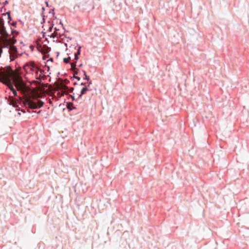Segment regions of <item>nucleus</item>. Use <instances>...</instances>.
<instances>
[{"mask_svg":"<svg viewBox=\"0 0 249 249\" xmlns=\"http://www.w3.org/2000/svg\"><path fill=\"white\" fill-rule=\"evenodd\" d=\"M11 33L12 34H13V33H18V32L16 30H14V29H13L11 28Z\"/></svg>","mask_w":249,"mask_h":249,"instance_id":"a211bd4d","label":"nucleus"},{"mask_svg":"<svg viewBox=\"0 0 249 249\" xmlns=\"http://www.w3.org/2000/svg\"><path fill=\"white\" fill-rule=\"evenodd\" d=\"M59 24L61 25L62 27L63 28V29H65V27H64V25H63V23H62V20H61V19H59Z\"/></svg>","mask_w":249,"mask_h":249,"instance_id":"f3484780","label":"nucleus"},{"mask_svg":"<svg viewBox=\"0 0 249 249\" xmlns=\"http://www.w3.org/2000/svg\"><path fill=\"white\" fill-rule=\"evenodd\" d=\"M82 71L83 72V73H84V75H85V74H87L86 71H85L83 70V71Z\"/></svg>","mask_w":249,"mask_h":249,"instance_id":"f704fd0d","label":"nucleus"},{"mask_svg":"<svg viewBox=\"0 0 249 249\" xmlns=\"http://www.w3.org/2000/svg\"><path fill=\"white\" fill-rule=\"evenodd\" d=\"M68 38H69V39H70V40H71V37H68Z\"/></svg>","mask_w":249,"mask_h":249,"instance_id":"de8ad7c7","label":"nucleus"},{"mask_svg":"<svg viewBox=\"0 0 249 249\" xmlns=\"http://www.w3.org/2000/svg\"><path fill=\"white\" fill-rule=\"evenodd\" d=\"M67 108H68L69 111H71L72 110V108H71V107H67Z\"/></svg>","mask_w":249,"mask_h":249,"instance_id":"c85d7f7f","label":"nucleus"},{"mask_svg":"<svg viewBox=\"0 0 249 249\" xmlns=\"http://www.w3.org/2000/svg\"><path fill=\"white\" fill-rule=\"evenodd\" d=\"M52 23H53V21H52L51 20H49L48 21V23L49 24V25H51V24H52Z\"/></svg>","mask_w":249,"mask_h":249,"instance_id":"393cba45","label":"nucleus"},{"mask_svg":"<svg viewBox=\"0 0 249 249\" xmlns=\"http://www.w3.org/2000/svg\"><path fill=\"white\" fill-rule=\"evenodd\" d=\"M54 10H55V8H53L51 10H50L48 12L49 14H52L53 15V16L54 17V15H55V13L54 12Z\"/></svg>","mask_w":249,"mask_h":249,"instance_id":"ddd939ff","label":"nucleus"},{"mask_svg":"<svg viewBox=\"0 0 249 249\" xmlns=\"http://www.w3.org/2000/svg\"><path fill=\"white\" fill-rule=\"evenodd\" d=\"M73 85L74 86H76V85H78V83L77 82H74L73 83Z\"/></svg>","mask_w":249,"mask_h":249,"instance_id":"473e14b6","label":"nucleus"},{"mask_svg":"<svg viewBox=\"0 0 249 249\" xmlns=\"http://www.w3.org/2000/svg\"><path fill=\"white\" fill-rule=\"evenodd\" d=\"M6 87L7 88L10 90V91L12 92L14 89H15L14 88V86L11 81H9L8 83L6 84Z\"/></svg>","mask_w":249,"mask_h":249,"instance_id":"20e7f679","label":"nucleus"},{"mask_svg":"<svg viewBox=\"0 0 249 249\" xmlns=\"http://www.w3.org/2000/svg\"><path fill=\"white\" fill-rule=\"evenodd\" d=\"M44 104V102L41 100L37 101L36 103L33 101H30L28 103L27 106L31 109H35L41 108L43 106Z\"/></svg>","mask_w":249,"mask_h":249,"instance_id":"f257e3e1","label":"nucleus"},{"mask_svg":"<svg viewBox=\"0 0 249 249\" xmlns=\"http://www.w3.org/2000/svg\"><path fill=\"white\" fill-rule=\"evenodd\" d=\"M76 109V107H74L72 109Z\"/></svg>","mask_w":249,"mask_h":249,"instance_id":"49530a36","label":"nucleus"},{"mask_svg":"<svg viewBox=\"0 0 249 249\" xmlns=\"http://www.w3.org/2000/svg\"><path fill=\"white\" fill-rule=\"evenodd\" d=\"M41 10H42V13H43L44 14V12L45 11V8L44 7H42L41 8Z\"/></svg>","mask_w":249,"mask_h":249,"instance_id":"4be33fe9","label":"nucleus"},{"mask_svg":"<svg viewBox=\"0 0 249 249\" xmlns=\"http://www.w3.org/2000/svg\"><path fill=\"white\" fill-rule=\"evenodd\" d=\"M50 70V67L49 66H48V71H49Z\"/></svg>","mask_w":249,"mask_h":249,"instance_id":"a18cd8bd","label":"nucleus"},{"mask_svg":"<svg viewBox=\"0 0 249 249\" xmlns=\"http://www.w3.org/2000/svg\"><path fill=\"white\" fill-rule=\"evenodd\" d=\"M56 54H57V55H56V56H57V57H58V55H59V52H56Z\"/></svg>","mask_w":249,"mask_h":249,"instance_id":"4c0bfd02","label":"nucleus"},{"mask_svg":"<svg viewBox=\"0 0 249 249\" xmlns=\"http://www.w3.org/2000/svg\"><path fill=\"white\" fill-rule=\"evenodd\" d=\"M53 18L54 19H57V18L56 16H54V17H53Z\"/></svg>","mask_w":249,"mask_h":249,"instance_id":"ea45409f","label":"nucleus"},{"mask_svg":"<svg viewBox=\"0 0 249 249\" xmlns=\"http://www.w3.org/2000/svg\"><path fill=\"white\" fill-rule=\"evenodd\" d=\"M13 94L15 96H16L19 99H20V97L18 96V92L17 91L16 89H14L12 91Z\"/></svg>","mask_w":249,"mask_h":249,"instance_id":"9d476101","label":"nucleus"},{"mask_svg":"<svg viewBox=\"0 0 249 249\" xmlns=\"http://www.w3.org/2000/svg\"><path fill=\"white\" fill-rule=\"evenodd\" d=\"M90 77L87 74L84 75V77L83 78L84 80H89Z\"/></svg>","mask_w":249,"mask_h":249,"instance_id":"2eb2a0df","label":"nucleus"},{"mask_svg":"<svg viewBox=\"0 0 249 249\" xmlns=\"http://www.w3.org/2000/svg\"><path fill=\"white\" fill-rule=\"evenodd\" d=\"M78 59H79L78 55H76V53H74V59L75 60V62L74 63L76 64L77 61H78Z\"/></svg>","mask_w":249,"mask_h":249,"instance_id":"dca6fc26","label":"nucleus"},{"mask_svg":"<svg viewBox=\"0 0 249 249\" xmlns=\"http://www.w3.org/2000/svg\"><path fill=\"white\" fill-rule=\"evenodd\" d=\"M53 26H54V23H52V24H51V25H50V26L49 27V28L47 30V32H51L52 31V30H53Z\"/></svg>","mask_w":249,"mask_h":249,"instance_id":"6e6552de","label":"nucleus"},{"mask_svg":"<svg viewBox=\"0 0 249 249\" xmlns=\"http://www.w3.org/2000/svg\"><path fill=\"white\" fill-rule=\"evenodd\" d=\"M6 13H1V16H2V17L5 16H6Z\"/></svg>","mask_w":249,"mask_h":249,"instance_id":"72a5a7b5","label":"nucleus"},{"mask_svg":"<svg viewBox=\"0 0 249 249\" xmlns=\"http://www.w3.org/2000/svg\"><path fill=\"white\" fill-rule=\"evenodd\" d=\"M18 21L22 24V25H23L24 24V22L21 20V19H19L18 20Z\"/></svg>","mask_w":249,"mask_h":249,"instance_id":"bb28decb","label":"nucleus"},{"mask_svg":"<svg viewBox=\"0 0 249 249\" xmlns=\"http://www.w3.org/2000/svg\"><path fill=\"white\" fill-rule=\"evenodd\" d=\"M41 16L42 18V21H41L40 23L42 25H44V24L46 22V18H47V16H45L43 13H41Z\"/></svg>","mask_w":249,"mask_h":249,"instance_id":"423d86ee","label":"nucleus"},{"mask_svg":"<svg viewBox=\"0 0 249 249\" xmlns=\"http://www.w3.org/2000/svg\"><path fill=\"white\" fill-rule=\"evenodd\" d=\"M2 53V50H1L0 54Z\"/></svg>","mask_w":249,"mask_h":249,"instance_id":"09e8293b","label":"nucleus"},{"mask_svg":"<svg viewBox=\"0 0 249 249\" xmlns=\"http://www.w3.org/2000/svg\"><path fill=\"white\" fill-rule=\"evenodd\" d=\"M48 61H51V62H53V58H50Z\"/></svg>","mask_w":249,"mask_h":249,"instance_id":"58836bf2","label":"nucleus"},{"mask_svg":"<svg viewBox=\"0 0 249 249\" xmlns=\"http://www.w3.org/2000/svg\"><path fill=\"white\" fill-rule=\"evenodd\" d=\"M0 34L2 36L8 35L6 27L4 26V22L3 19H2V21L0 22Z\"/></svg>","mask_w":249,"mask_h":249,"instance_id":"f03ea898","label":"nucleus"},{"mask_svg":"<svg viewBox=\"0 0 249 249\" xmlns=\"http://www.w3.org/2000/svg\"><path fill=\"white\" fill-rule=\"evenodd\" d=\"M71 79V80H74V79H76L78 81H80V79H81V77H79V76H75V75H74V76H71L70 77Z\"/></svg>","mask_w":249,"mask_h":249,"instance_id":"0eeeda50","label":"nucleus"},{"mask_svg":"<svg viewBox=\"0 0 249 249\" xmlns=\"http://www.w3.org/2000/svg\"><path fill=\"white\" fill-rule=\"evenodd\" d=\"M9 3V1L8 0H5L3 2V5L4 6H5L7 4H8Z\"/></svg>","mask_w":249,"mask_h":249,"instance_id":"6ab92c4d","label":"nucleus"},{"mask_svg":"<svg viewBox=\"0 0 249 249\" xmlns=\"http://www.w3.org/2000/svg\"><path fill=\"white\" fill-rule=\"evenodd\" d=\"M86 84H87V83H85V82H82V83L80 84V85H81V86H85V85H86Z\"/></svg>","mask_w":249,"mask_h":249,"instance_id":"a878e982","label":"nucleus"},{"mask_svg":"<svg viewBox=\"0 0 249 249\" xmlns=\"http://www.w3.org/2000/svg\"><path fill=\"white\" fill-rule=\"evenodd\" d=\"M64 45H65V46L66 47H67H67H68V44H67V43H64Z\"/></svg>","mask_w":249,"mask_h":249,"instance_id":"c9c22d12","label":"nucleus"},{"mask_svg":"<svg viewBox=\"0 0 249 249\" xmlns=\"http://www.w3.org/2000/svg\"><path fill=\"white\" fill-rule=\"evenodd\" d=\"M54 30H55V31H57L59 30V29H57L56 27H55V28H54Z\"/></svg>","mask_w":249,"mask_h":249,"instance_id":"e433bc0d","label":"nucleus"},{"mask_svg":"<svg viewBox=\"0 0 249 249\" xmlns=\"http://www.w3.org/2000/svg\"><path fill=\"white\" fill-rule=\"evenodd\" d=\"M71 59V57H65L63 58V62L66 63V64H68L69 63V59Z\"/></svg>","mask_w":249,"mask_h":249,"instance_id":"9b49d317","label":"nucleus"},{"mask_svg":"<svg viewBox=\"0 0 249 249\" xmlns=\"http://www.w3.org/2000/svg\"><path fill=\"white\" fill-rule=\"evenodd\" d=\"M41 33L42 34L43 36H45L46 33L45 32L42 31Z\"/></svg>","mask_w":249,"mask_h":249,"instance_id":"7c9ffc66","label":"nucleus"},{"mask_svg":"<svg viewBox=\"0 0 249 249\" xmlns=\"http://www.w3.org/2000/svg\"><path fill=\"white\" fill-rule=\"evenodd\" d=\"M89 90V85L84 86L81 90L80 93L85 95L87 93L88 90Z\"/></svg>","mask_w":249,"mask_h":249,"instance_id":"39448f33","label":"nucleus"},{"mask_svg":"<svg viewBox=\"0 0 249 249\" xmlns=\"http://www.w3.org/2000/svg\"><path fill=\"white\" fill-rule=\"evenodd\" d=\"M7 18L8 19V23L10 24V22L13 20V18H12L11 16L8 15V16H7Z\"/></svg>","mask_w":249,"mask_h":249,"instance_id":"4468645a","label":"nucleus"},{"mask_svg":"<svg viewBox=\"0 0 249 249\" xmlns=\"http://www.w3.org/2000/svg\"><path fill=\"white\" fill-rule=\"evenodd\" d=\"M21 111H22L23 113H26V111H25L21 110Z\"/></svg>","mask_w":249,"mask_h":249,"instance_id":"c03bdc74","label":"nucleus"},{"mask_svg":"<svg viewBox=\"0 0 249 249\" xmlns=\"http://www.w3.org/2000/svg\"><path fill=\"white\" fill-rule=\"evenodd\" d=\"M69 89H70V92H73L74 89V88L73 87L70 88Z\"/></svg>","mask_w":249,"mask_h":249,"instance_id":"412c9836","label":"nucleus"},{"mask_svg":"<svg viewBox=\"0 0 249 249\" xmlns=\"http://www.w3.org/2000/svg\"><path fill=\"white\" fill-rule=\"evenodd\" d=\"M83 95V94H81V93H80V94H79V95H78V98H80V99L82 98V95Z\"/></svg>","mask_w":249,"mask_h":249,"instance_id":"cd10ccee","label":"nucleus"},{"mask_svg":"<svg viewBox=\"0 0 249 249\" xmlns=\"http://www.w3.org/2000/svg\"><path fill=\"white\" fill-rule=\"evenodd\" d=\"M81 46H78V48L77 50V52L75 53H76V55H80L81 54Z\"/></svg>","mask_w":249,"mask_h":249,"instance_id":"f8f14e48","label":"nucleus"},{"mask_svg":"<svg viewBox=\"0 0 249 249\" xmlns=\"http://www.w3.org/2000/svg\"><path fill=\"white\" fill-rule=\"evenodd\" d=\"M45 4H46V6H47V7H51V5H50L49 4V2H48V1H47V0H46V1H45Z\"/></svg>","mask_w":249,"mask_h":249,"instance_id":"aec40b11","label":"nucleus"},{"mask_svg":"<svg viewBox=\"0 0 249 249\" xmlns=\"http://www.w3.org/2000/svg\"><path fill=\"white\" fill-rule=\"evenodd\" d=\"M74 93H73V95H71V99L72 101H74L75 100V97L74 96Z\"/></svg>","mask_w":249,"mask_h":249,"instance_id":"5701e85b","label":"nucleus"},{"mask_svg":"<svg viewBox=\"0 0 249 249\" xmlns=\"http://www.w3.org/2000/svg\"><path fill=\"white\" fill-rule=\"evenodd\" d=\"M8 24L12 27H14V28H17V22L16 21H13L12 22H10V24Z\"/></svg>","mask_w":249,"mask_h":249,"instance_id":"1a4fd4ad","label":"nucleus"},{"mask_svg":"<svg viewBox=\"0 0 249 249\" xmlns=\"http://www.w3.org/2000/svg\"><path fill=\"white\" fill-rule=\"evenodd\" d=\"M6 14L8 16V15H11V11H8L6 13Z\"/></svg>","mask_w":249,"mask_h":249,"instance_id":"b1692460","label":"nucleus"},{"mask_svg":"<svg viewBox=\"0 0 249 249\" xmlns=\"http://www.w3.org/2000/svg\"><path fill=\"white\" fill-rule=\"evenodd\" d=\"M3 7H0V13H1L2 12Z\"/></svg>","mask_w":249,"mask_h":249,"instance_id":"2f4dec72","label":"nucleus"},{"mask_svg":"<svg viewBox=\"0 0 249 249\" xmlns=\"http://www.w3.org/2000/svg\"><path fill=\"white\" fill-rule=\"evenodd\" d=\"M82 65H83V64H80L79 65V67H82Z\"/></svg>","mask_w":249,"mask_h":249,"instance_id":"37998d69","label":"nucleus"},{"mask_svg":"<svg viewBox=\"0 0 249 249\" xmlns=\"http://www.w3.org/2000/svg\"><path fill=\"white\" fill-rule=\"evenodd\" d=\"M90 84H91V81H90L88 85H89V86Z\"/></svg>","mask_w":249,"mask_h":249,"instance_id":"a19ab883","label":"nucleus"},{"mask_svg":"<svg viewBox=\"0 0 249 249\" xmlns=\"http://www.w3.org/2000/svg\"><path fill=\"white\" fill-rule=\"evenodd\" d=\"M50 36L51 38H55V36L53 35H52L51 36Z\"/></svg>","mask_w":249,"mask_h":249,"instance_id":"c756f323","label":"nucleus"},{"mask_svg":"<svg viewBox=\"0 0 249 249\" xmlns=\"http://www.w3.org/2000/svg\"><path fill=\"white\" fill-rule=\"evenodd\" d=\"M71 66L75 75L78 74L80 72V70L77 68L76 63H71Z\"/></svg>","mask_w":249,"mask_h":249,"instance_id":"7ed1b4c3","label":"nucleus"},{"mask_svg":"<svg viewBox=\"0 0 249 249\" xmlns=\"http://www.w3.org/2000/svg\"><path fill=\"white\" fill-rule=\"evenodd\" d=\"M5 48L8 49L9 47L8 45L5 46Z\"/></svg>","mask_w":249,"mask_h":249,"instance_id":"79ce46f5","label":"nucleus"}]
</instances>
